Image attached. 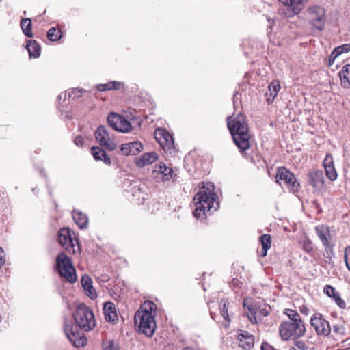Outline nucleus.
<instances>
[{
	"mask_svg": "<svg viewBox=\"0 0 350 350\" xmlns=\"http://www.w3.org/2000/svg\"><path fill=\"white\" fill-rule=\"evenodd\" d=\"M156 308L154 303L146 301L135 315V323L138 331L148 337H151L154 334L157 327L154 316L152 314Z\"/></svg>",
	"mask_w": 350,
	"mask_h": 350,
	"instance_id": "nucleus-4",
	"label": "nucleus"
},
{
	"mask_svg": "<svg viewBox=\"0 0 350 350\" xmlns=\"http://www.w3.org/2000/svg\"><path fill=\"white\" fill-rule=\"evenodd\" d=\"M84 291L85 292V294L92 299H94L97 297V293L92 285H91L90 288L84 289Z\"/></svg>",
	"mask_w": 350,
	"mask_h": 350,
	"instance_id": "nucleus-40",
	"label": "nucleus"
},
{
	"mask_svg": "<svg viewBox=\"0 0 350 350\" xmlns=\"http://www.w3.org/2000/svg\"><path fill=\"white\" fill-rule=\"evenodd\" d=\"M120 85V83L116 82H110L105 84H100L98 85L96 87V89L98 91H105V90H116L118 88Z\"/></svg>",
	"mask_w": 350,
	"mask_h": 350,
	"instance_id": "nucleus-31",
	"label": "nucleus"
},
{
	"mask_svg": "<svg viewBox=\"0 0 350 350\" xmlns=\"http://www.w3.org/2000/svg\"><path fill=\"white\" fill-rule=\"evenodd\" d=\"M276 183L282 185V182L293 191L297 190L299 184L293 173L284 167H278L275 176Z\"/></svg>",
	"mask_w": 350,
	"mask_h": 350,
	"instance_id": "nucleus-8",
	"label": "nucleus"
},
{
	"mask_svg": "<svg viewBox=\"0 0 350 350\" xmlns=\"http://www.w3.org/2000/svg\"><path fill=\"white\" fill-rule=\"evenodd\" d=\"M158 159L159 156L155 152H147L136 159V165L137 167L142 168L146 165L152 164Z\"/></svg>",
	"mask_w": 350,
	"mask_h": 350,
	"instance_id": "nucleus-17",
	"label": "nucleus"
},
{
	"mask_svg": "<svg viewBox=\"0 0 350 350\" xmlns=\"http://www.w3.org/2000/svg\"><path fill=\"white\" fill-rule=\"evenodd\" d=\"M315 231L325 249L332 248L333 245L330 243L331 235L329 227L324 225L317 226L315 228Z\"/></svg>",
	"mask_w": 350,
	"mask_h": 350,
	"instance_id": "nucleus-15",
	"label": "nucleus"
},
{
	"mask_svg": "<svg viewBox=\"0 0 350 350\" xmlns=\"http://www.w3.org/2000/svg\"><path fill=\"white\" fill-rule=\"evenodd\" d=\"M271 347L267 343H262L261 345L262 350H271Z\"/></svg>",
	"mask_w": 350,
	"mask_h": 350,
	"instance_id": "nucleus-50",
	"label": "nucleus"
},
{
	"mask_svg": "<svg viewBox=\"0 0 350 350\" xmlns=\"http://www.w3.org/2000/svg\"><path fill=\"white\" fill-rule=\"evenodd\" d=\"M56 265L60 275L70 283L77 281L75 269L71 260L63 252L59 254L56 258Z\"/></svg>",
	"mask_w": 350,
	"mask_h": 350,
	"instance_id": "nucleus-6",
	"label": "nucleus"
},
{
	"mask_svg": "<svg viewBox=\"0 0 350 350\" xmlns=\"http://www.w3.org/2000/svg\"><path fill=\"white\" fill-rule=\"evenodd\" d=\"M262 244L261 256L265 257L267 256V250L271 247V236L269 234H263L260 237Z\"/></svg>",
	"mask_w": 350,
	"mask_h": 350,
	"instance_id": "nucleus-27",
	"label": "nucleus"
},
{
	"mask_svg": "<svg viewBox=\"0 0 350 350\" xmlns=\"http://www.w3.org/2000/svg\"><path fill=\"white\" fill-rule=\"evenodd\" d=\"M103 312L107 321H114L118 318L115 305L112 302H107L104 304Z\"/></svg>",
	"mask_w": 350,
	"mask_h": 350,
	"instance_id": "nucleus-23",
	"label": "nucleus"
},
{
	"mask_svg": "<svg viewBox=\"0 0 350 350\" xmlns=\"http://www.w3.org/2000/svg\"><path fill=\"white\" fill-rule=\"evenodd\" d=\"M82 95V90L74 89L69 92L70 96H73L74 98L80 97Z\"/></svg>",
	"mask_w": 350,
	"mask_h": 350,
	"instance_id": "nucleus-45",
	"label": "nucleus"
},
{
	"mask_svg": "<svg viewBox=\"0 0 350 350\" xmlns=\"http://www.w3.org/2000/svg\"><path fill=\"white\" fill-rule=\"evenodd\" d=\"M75 144L78 146H82L83 145V139L81 136H77L74 140Z\"/></svg>",
	"mask_w": 350,
	"mask_h": 350,
	"instance_id": "nucleus-47",
	"label": "nucleus"
},
{
	"mask_svg": "<svg viewBox=\"0 0 350 350\" xmlns=\"http://www.w3.org/2000/svg\"><path fill=\"white\" fill-rule=\"evenodd\" d=\"M215 186L213 183H202L199 191L193 198V203L196 206L193 213L197 219H204L206 212H211V209L216 210L218 206L217 195L214 193Z\"/></svg>",
	"mask_w": 350,
	"mask_h": 350,
	"instance_id": "nucleus-2",
	"label": "nucleus"
},
{
	"mask_svg": "<svg viewBox=\"0 0 350 350\" xmlns=\"http://www.w3.org/2000/svg\"><path fill=\"white\" fill-rule=\"evenodd\" d=\"M143 150V145L139 142H132L121 146L120 152L124 155H135Z\"/></svg>",
	"mask_w": 350,
	"mask_h": 350,
	"instance_id": "nucleus-16",
	"label": "nucleus"
},
{
	"mask_svg": "<svg viewBox=\"0 0 350 350\" xmlns=\"http://www.w3.org/2000/svg\"><path fill=\"white\" fill-rule=\"evenodd\" d=\"M107 122L114 130L128 133L131 131V123L124 117L115 113H111L107 117Z\"/></svg>",
	"mask_w": 350,
	"mask_h": 350,
	"instance_id": "nucleus-11",
	"label": "nucleus"
},
{
	"mask_svg": "<svg viewBox=\"0 0 350 350\" xmlns=\"http://www.w3.org/2000/svg\"><path fill=\"white\" fill-rule=\"evenodd\" d=\"M269 87L270 90H272L273 91V94L275 95H278V93L280 89V85L278 81H272L271 83L269 85Z\"/></svg>",
	"mask_w": 350,
	"mask_h": 350,
	"instance_id": "nucleus-42",
	"label": "nucleus"
},
{
	"mask_svg": "<svg viewBox=\"0 0 350 350\" xmlns=\"http://www.w3.org/2000/svg\"><path fill=\"white\" fill-rule=\"evenodd\" d=\"M310 181L312 185L317 189H321L324 186V176L322 170H314L309 173Z\"/></svg>",
	"mask_w": 350,
	"mask_h": 350,
	"instance_id": "nucleus-19",
	"label": "nucleus"
},
{
	"mask_svg": "<svg viewBox=\"0 0 350 350\" xmlns=\"http://www.w3.org/2000/svg\"><path fill=\"white\" fill-rule=\"evenodd\" d=\"M310 325L314 329L317 335L328 336L331 328L329 322L320 313H315L310 319Z\"/></svg>",
	"mask_w": 350,
	"mask_h": 350,
	"instance_id": "nucleus-10",
	"label": "nucleus"
},
{
	"mask_svg": "<svg viewBox=\"0 0 350 350\" xmlns=\"http://www.w3.org/2000/svg\"><path fill=\"white\" fill-rule=\"evenodd\" d=\"M243 307L245 310L249 312L247 315L250 321L253 323H258L262 321V317L269 314V311L266 308H262L256 305L253 306L249 304L248 299L244 300Z\"/></svg>",
	"mask_w": 350,
	"mask_h": 350,
	"instance_id": "nucleus-9",
	"label": "nucleus"
},
{
	"mask_svg": "<svg viewBox=\"0 0 350 350\" xmlns=\"http://www.w3.org/2000/svg\"><path fill=\"white\" fill-rule=\"evenodd\" d=\"M21 27L24 33V34L27 36L31 38L33 36V33L31 31V19L26 18H23L21 21Z\"/></svg>",
	"mask_w": 350,
	"mask_h": 350,
	"instance_id": "nucleus-28",
	"label": "nucleus"
},
{
	"mask_svg": "<svg viewBox=\"0 0 350 350\" xmlns=\"http://www.w3.org/2000/svg\"><path fill=\"white\" fill-rule=\"evenodd\" d=\"M306 333V327L302 321H284L279 327V334L282 340L297 339L303 336Z\"/></svg>",
	"mask_w": 350,
	"mask_h": 350,
	"instance_id": "nucleus-5",
	"label": "nucleus"
},
{
	"mask_svg": "<svg viewBox=\"0 0 350 350\" xmlns=\"http://www.w3.org/2000/svg\"><path fill=\"white\" fill-rule=\"evenodd\" d=\"M73 319L76 323L74 325L72 319H65L64 322V333L70 342L76 347H84L87 343L85 336L81 334L78 327L88 332L94 328L96 321L92 310L81 304L79 305L73 314Z\"/></svg>",
	"mask_w": 350,
	"mask_h": 350,
	"instance_id": "nucleus-1",
	"label": "nucleus"
},
{
	"mask_svg": "<svg viewBox=\"0 0 350 350\" xmlns=\"http://www.w3.org/2000/svg\"><path fill=\"white\" fill-rule=\"evenodd\" d=\"M299 310L303 314L308 315L309 314V309L306 306H301L299 307Z\"/></svg>",
	"mask_w": 350,
	"mask_h": 350,
	"instance_id": "nucleus-49",
	"label": "nucleus"
},
{
	"mask_svg": "<svg viewBox=\"0 0 350 350\" xmlns=\"http://www.w3.org/2000/svg\"><path fill=\"white\" fill-rule=\"evenodd\" d=\"M277 95L273 94V91L269 88L268 91L266 92L267 101L269 103H271L273 101Z\"/></svg>",
	"mask_w": 350,
	"mask_h": 350,
	"instance_id": "nucleus-43",
	"label": "nucleus"
},
{
	"mask_svg": "<svg viewBox=\"0 0 350 350\" xmlns=\"http://www.w3.org/2000/svg\"><path fill=\"white\" fill-rule=\"evenodd\" d=\"M59 243L68 252L75 254V247L78 246V242L72 237L71 232L68 228H62L59 232Z\"/></svg>",
	"mask_w": 350,
	"mask_h": 350,
	"instance_id": "nucleus-12",
	"label": "nucleus"
},
{
	"mask_svg": "<svg viewBox=\"0 0 350 350\" xmlns=\"http://www.w3.org/2000/svg\"><path fill=\"white\" fill-rule=\"evenodd\" d=\"M91 152H92V154L94 158L96 160H97V161L100 160L107 165L111 164L110 157L100 148L97 147V146L92 147L91 148Z\"/></svg>",
	"mask_w": 350,
	"mask_h": 350,
	"instance_id": "nucleus-25",
	"label": "nucleus"
},
{
	"mask_svg": "<svg viewBox=\"0 0 350 350\" xmlns=\"http://www.w3.org/2000/svg\"><path fill=\"white\" fill-rule=\"evenodd\" d=\"M309 15L312 25L319 30L322 29L325 21L324 9L319 6L312 7L309 10Z\"/></svg>",
	"mask_w": 350,
	"mask_h": 350,
	"instance_id": "nucleus-13",
	"label": "nucleus"
},
{
	"mask_svg": "<svg viewBox=\"0 0 350 350\" xmlns=\"http://www.w3.org/2000/svg\"><path fill=\"white\" fill-rule=\"evenodd\" d=\"M72 218L81 229L86 228L88 227V217L81 211H74L72 213Z\"/></svg>",
	"mask_w": 350,
	"mask_h": 350,
	"instance_id": "nucleus-24",
	"label": "nucleus"
},
{
	"mask_svg": "<svg viewBox=\"0 0 350 350\" xmlns=\"http://www.w3.org/2000/svg\"><path fill=\"white\" fill-rule=\"evenodd\" d=\"M81 285L84 289L87 288H90L91 285H92V278L88 275H83L81 279Z\"/></svg>",
	"mask_w": 350,
	"mask_h": 350,
	"instance_id": "nucleus-36",
	"label": "nucleus"
},
{
	"mask_svg": "<svg viewBox=\"0 0 350 350\" xmlns=\"http://www.w3.org/2000/svg\"><path fill=\"white\" fill-rule=\"evenodd\" d=\"M227 125L233 137V141L241 151L250 148V136L248 133V126L245 118L241 113L236 117L227 118Z\"/></svg>",
	"mask_w": 350,
	"mask_h": 350,
	"instance_id": "nucleus-3",
	"label": "nucleus"
},
{
	"mask_svg": "<svg viewBox=\"0 0 350 350\" xmlns=\"http://www.w3.org/2000/svg\"><path fill=\"white\" fill-rule=\"evenodd\" d=\"M336 304L342 309L345 308L346 304L344 300L340 297V295L338 293L335 295V297L333 298Z\"/></svg>",
	"mask_w": 350,
	"mask_h": 350,
	"instance_id": "nucleus-41",
	"label": "nucleus"
},
{
	"mask_svg": "<svg viewBox=\"0 0 350 350\" xmlns=\"http://www.w3.org/2000/svg\"><path fill=\"white\" fill-rule=\"evenodd\" d=\"M154 137L165 150L174 148V139L172 135L163 129H157L154 132Z\"/></svg>",
	"mask_w": 350,
	"mask_h": 350,
	"instance_id": "nucleus-14",
	"label": "nucleus"
},
{
	"mask_svg": "<svg viewBox=\"0 0 350 350\" xmlns=\"http://www.w3.org/2000/svg\"><path fill=\"white\" fill-rule=\"evenodd\" d=\"M228 302L227 300L222 299L220 303V312L223 318L226 321H230L228 313Z\"/></svg>",
	"mask_w": 350,
	"mask_h": 350,
	"instance_id": "nucleus-33",
	"label": "nucleus"
},
{
	"mask_svg": "<svg viewBox=\"0 0 350 350\" xmlns=\"http://www.w3.org/2000/svg\"><path fill=\"white\" fill-rule=\"evenodd\" d=\"M334 332L338 336L345 335V327L343 324H336L333 325Z\"/></svg>",
	"mask_w": 350,
	"mask_h": 350,
	"instance_id": "nucleus-37",
	"label": "nucleus"
},
{
	"mask_svg": "<svg viewBox=\"0 0 350 350\" xmlns=\"http://www.w3.org/2000/svg\"><path fill=\"white\" fill-rule=\"evenodd\" d=\"M237 339L239 342V346L245 349H251L254 343V336L246 331H243L242 333H240L237 336Z\"/></svg>",
	"mask_w": 350,
	"mask_h": 350,
	"instance_id": "nucleus-18",
	"label": "nucleus"
},
{
	"mask_svg": "<svg viewBox=\"0 0 350 350\" xmlns=\"http://www.w3.org/2000/svg\"><path fill=\"white\" fill-rule=\"evenodd\" d=\"M27 49L30 57L37 58L40 56V48L35 40H29L27 45Z\"/></svg>",
	"mask_w": 350,
	"mask_h": 350,
	"instance_id": "nucleus-26",
	"label": "nucleus"
},
{
	"mask_svg": "<svg viewBox=\"0 0 350 350\" xmlns=\"http://www.w3.org/2000/svg\"><path fill=\"white\" fill-rule=\"evenodd\" d=\"M340 85L343 88H350V64H346L342 66L338 73Z\"/></svg>",
	"mask_w": 350,
	"mask_h": 350,
	"instance_id": "nucleus-21",
	"label": "nucleus"
},
{
	"mask_svg": "<svg viewBox=\"0 0 350 350\" xmlns=\"http://www.w3.org/2000/svg\"><path fill=\"white\" fill-rule=\"evenodd\" d=\"M154 172L161 175V178L163 181L169 180L172 176L173 170L172 168L167 167L165 163H160L155 166Z\"/></svg>",
	"mask_w": 350,
	"mask_h": 350,
	"instance_id": "nucleus-22",
	"label": "nucleus"
},
{
	"mask_svg": "<svg viewBox=\"0 0 350 350\" xmlns=\"http://www.w3.org/2000/svg\"><path fill=\"white\" fill-rule=\"evenodd\" d=\"M338 57V56L336 55H334V53L332 51V53H331L329 57V62H328V66H331L334 62V60Z\"/></svg>",
	"mask_w": 350,
	"mask_h": 350,
	"instance_id": "nucleus-48",
	"label": "nucleus"
},
{
	"mask_svg": "<svg viewBox=\"0 0 350 350\" xmlns=\"http://www.w3.org/2000/svg\"><path fill=\"white\" fill-rule=\"evenodd\" d=\"M5 253L1 247H0V267L5 264Z\"/></svg>",
	"mask_w": 350,
	"mask_h": 350,
	"instance_id": "nucleus-46",
	"label": "nucleus"
},
{
	"mask_svg": "<svg viewBox=\"0 0 350 350\" xmlns=\"http://www.w3.org/2000/svg\"><path fill=\"white\" fill-rule=\"evenodd\" d=\"M62 32L60 30L51 27L47 32V38L51 41H57L62 38Z\"/></svg>",
	"mask_w": 350,
	"mask_h": 350,
	"instance_id": "nucleus-29",
	"label": "nucleus"
},
{
	"mask_svg": "<svg viewBox=\"0 0 350 350\" xmlns=\"http://www.w3.org/2000/svg\"><path fill=\"white\" fill-rule=\"evenodd\" d=\"M350 51V43L345 44L341 46L336 47L333 52L334 55H336L338 57L342 53H347Z\"/></svg>",
	"mask_w": 350,
	"mask_h": 350,
	"instance_id": "nucleus-34",
	"label": "nucleus"
},
{
	"mask_svg": "<svg viewBox=\"0 0 350 350\" xmlns=\"http://www.w3.org/2000/svg\"><path fill=\"white\" fill-rule=\"evenodd\" d=\"M294 345L301 350H306L308 349L306 344L302 340H295Z\"/></svg>",
	"mask_w": 350,
	"mask_h": 350,
	"instance_id": "nucleus-44",
	"label": "nucleus"
},
{
	"mask_svg": "<svg viewBox=\"0 0 350 350\" xmlns=\"http://www.w3.org/2000/svg\"><path fill=\"white\" fill-rule=\"evenodd\" d=\"M308 1V0H292L290 7L293 8L294 12L299 13Z\"/></svg>",
	"mask_w": 350,
	"mask_h": 350,
	"instance_id": "nucleus-30",
	"label": "nucleus"
},
{
	"mask_svg": "<svg viewBox=\"0 0 350 350\" xmlns=\"http://www.w3.org/2000/svg\"><path fill=\"white\" fill-rule=\"evenodd\" d=\"M323 165L327 178L331 180H334L337 177V173L334 166L333 159L330 155H326Z\"/></svg>",
	"mask_w": 350,
	"mask_h": 350,
	"instance_id": "nucleus-20",
	"label": "nucleus"
},
{
	"mask_svg": "<svg viewBox=\"0 0 350 350\" xmlns=\"http://www.w3.org/2000/svg\"><path fill=\"white\" fill-rule=\"evenodd\" d=\"M344 260L347 269L350 271V246L345 249Z\"/></svg>",
	"mask_w": 350,
	"mask_h": 350,
	"instance_id": "nucleus-39",
	"label": "nucleus"
},
{
	"mask_svg": "<svg viewBox=\"0 0 350 350\" xmlns=\"http://www.w3.org/2000/svg\"><path fill=\"white\" fill-rule=\"evenodd\" d=\"M103 350H118V345L111 340H105L103 342Z\"/></svg>",
	"mask_w": 350,
	"mask_h": 350,
	"instance_id": "nucleus-35",
	"label": "nucleus"
},
{
	"mask_svg": "<svg viewBox=\"0 0 350 350\" xmlns=\"http://www.w3.org/2000/svg\"><path fill=\"white\" fill-rule=\"evenodd\" d=\"M323 291L327 296L332 298L335 297V295H337L338 293L336 291L334 287L329 285H326L324 287Z\"/></svg>",
	"mask_w": 350,
	"mask_h": 350,
	"instance_id": "nucleus-38",
	"label": "nucleus"
},
{
	"mask_svg": "<svg viewBox=\"0 0 350 350\" xmlns=\"http://www.w3.org/2000/svg\"><path fill=\"white\" fill-rule=\"evenodd\" d=\"M94 135L96 142L100 146H104L109 150H113L116 148V143L111 129H107L104 126H100L96 130Z\"/></svg>",
	"mask_w": 350,
	"mask_h": 350,
	"instance_id": "nucleus-7",
	"label": "nucleus"
},
{
	"mask_svg": "<svg viewBox=\"0 0 350 350\" xmlns=\"http://www.w3.org/2000/svg\"><path fill=\"white\" fill-rule=\"evenodd\" d=\"M284 314L287 315L290 320L288 321H302L299 317V314L297 313V311L292 310V309H285Z\"/></svg>",
	"mask_w": 350,
	"mask_h": 350,
	"instance_id": "nucleus-32",
	"label": "nucleus"
}]
</instances>
